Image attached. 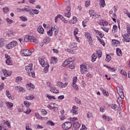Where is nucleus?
I'll return each mask as SVG.
<instances>
[{"mask_svg":"<svg viewBox=\"0 0 130 130\" xmlns=\"http://www.w3.org/2000/svg\"><path fill=\"white\" fill-rule=\"evenodd\" d=\"M23 80V78L21 76H18L16 78L15 82L16 83H18L19 82H21Z\"/></svg>","mask_w":130,"mask_h":130,"instance_id":"obj_30","label":"nucleus"},{"mask_svg":"<svg viewBox=\"0 0 130 130\" xmlns=\"http://www.w3.org/2000/svg\"><path fill=\"white\" fill-rule=\"evenodd\" d=\"M51 39L49 37H45L43 40L44 43H46L47 44V43H49L50 42Z\"/></svg>","mask_w":130,"mask_h":130,"instance_id":"obj_24","label":"nucleus"},{"mask_svg":"<svg viewBox=\"0 0 130 130\" xmlns=\"http://www.w3.org/2000/svg\"><path fill=\"white\" fill-rule=\"evenodd\" d=\"M33 9H31V10H30V11L29 12V14L30 16H32V17H34V12L32 10Z\"/></svg>","mask_w":130,"mask_h":130,"instance_id":"obj_54","label":"nucleus"},{"mask_svg":"<svg viewBox=\"0 0 130 130\" xmlns=\"http://www.w3.org/2000/svg\"><path fill=\"white\" fill-rule=\"evenodd\" d=\"M91 57H92L91 60L92 62H94V61H95V60H96V59L97 58V56H96V54L93 53Z\"/></svg>","mask_w":130,"mask_h":130,"instance_id":"obj_33","label":"nucleus"},{"mask_svg":"<svg viewBox=\"0 0 130 130\" xmlns=\"http://www.w3.org/2000/svg\"><path fill=\"white\" fill-rule=\"evenodd\" d=\"M123 41H124L125 42H129V36H128V35H125L124 34L123 36Z\"/></svg>","mask_w":130,"mask_h":130,"instance_id":"obj_14","label":"nucleus"},{"mask_svg":"<svg viewBox=\"0 0 130 130\" xmlns=\"http://www.w3.org/2000/svg\"><path fill=\"white\" fill-rule=\"evenodd\" d=\"M78 32H79V29L78 28H75L74 31V36H76V35H77V34H78Z\"/></svg>","mask_w":130,"mask_h":130,"instance_id":"obj_52","label":"nucleus"},{"mask_svg":"<svg viewBox=\"0 0 130 130\" xmlns=\"http://www.w3.org/2000/svg\"><path fill=\"white\" fill-rule=\"evenodd\" d=\"M116 29H117V26L116 25H113L112 32H114V33H115V30H116Z\"/></svg>","mask_w":130,"mask_h":130,"instance_id":"obj_53","label":"nucleus"},{"mask_svg":"<svg viewBox=\"0 0 130 130\" xmlns=\"http://www.w3.org/2000/svg\"><path fill=\"white\" fill-rule=\"evenodd\" d=\"M73 21L72 24H76V22H77V17L76 16H73Z\"/></svg>","mask_w":130,"mask_h":130,"instance_id":"obj_49","label":"nucleus"},{"mask_svg":"<svg viewBox=\"0 0 130 130\" xmlns=\"http://www.w3.org/2000/svg\"><path fill=\"white\" fill-rule=\"evenodd\" d=\"M17 45H18V42H17V41H12L11 42H10L9 44H8L7 45V48L8 49H12V48H13V47H15V46H17Z\"/></svg>","mask_w":130,"mask_h":130,"instance_id":"obj_4","label":"nucleus"},{"mask_svg":"<svg viewBox=\"0 0 130 130\" xmlns=\"http://www.w3.org/2000/svg\"><path fill=\"white\" fill-rule=\"evenodd\" d=\"M84 35L86 38L89 40V44L90 45H92L93 44V39H92V37L91 36V34L88 32H85L84 33Z\"/></svg>","mask_w":130,"mask_h":130,"instance_id":"obj_5","label":"nucleus"},{"mask_svg":"<svg viewBox=\"0 0 130 130\" xmlns=\"http://www.w3.org/2000/svg\"><path fill=\"white\" fill-rule=\"evenodd\" d=\"M6 95L8 97V98L9 99H11V100H14V99H15V98L11 95V93H10V91L9 90H6Z\"/></svg>","mask_w":130,"mask_h":130,"instance_id":"obj_12","label":"nucleus"},{"mask_svg":"<svg viewBox=\"0 0 130 130\" xmlns=\"http://www.w3.org/2000/svg\"><path fill=\"white\" fill-rule=\"evenodd\" d=\"M72 123L70 122H66L62 124V128L64 130L70 129L72 127Z\"/></svg>","mask_w":130,"mask_h":130,"instance_id":"obj_3","label":"nucleus"},{"mask_svg":"<svg viewBox=\"0 0 130 130\" xmlns=\"http://www.w3.org/2000/svg\"><path fill=\"white\" fill-rule=\"evenodd\" d=\"M90 6V1L88 0L85 2V7H89Z\"/></svg>","mask_w":130,"mask_h":130,"instance_id":"obj_58","label":"nucleus"},{"mask_svg":"<svg viewBox=\"0 0 130 130\" xmlns=\"http://www.w3.org/2000/svg\"><path fill=\"white\" fill-rule=\"evenodd\" d=\"M116 53L118 56H120L122 55V53L121 52V50L119 49V48H116Z\"/></svg>","mask_w":130,"mask_h":130,"instance_id":"obj_26","label":"nucleus"},{"mask_svg":"<svg viewBox=\"0 0 130 130\" xmlns=\"http://www.w3.org/2000/svg\"><path fill=\"white\" fill-rule=\"evenodd\" d=\"M70 112L71 113H73V114H78V113H79L78 108H77L76 106H73L72 110H70Z\"/></svg>","mask_w":130,"mask_h":130,"instance_id":"obj_9","label":"nucleus"},{"mask_svg":"<svg viewBox=\"0 0 130 130\" xmlns=\"http://www.w3.org/2000/svg\"><path fill=\"white\" fill-rule=\"evenodd\" d=\"M96 54L98 55V57H99V58H100V57L102 56V51L101 50L96 51Z\"/></svg>","mask_w":130,"mask_h":130,"instance_id":"obj_28","label":"nucleus"},{"mask_svg":"<svg viewBox=\"0 0 130 130\" xmlns=\"http://www.w3.org/2000/svg\"><path fill=\"white\" fill-rule=\"evenodd\" d=\"M118 94L120 96V98H121V99H124L123 91H122V92L118 93Z\"/></svg>","mask_w":130,"mask_h":130,"instance_id":"obj_39","label":"nucleus"},{"mask_svg":"<svg viewBox=\"0 0 130 130\" xmlns=\"http://www.w3.org/2000/svg\"><path fill=\"white\" fill-rule=\"evenodd\" d=\"M39 61L41 66H42L43 68H44V72L45 73V74L48 73L49 64L47 63V61H45V60H44V59L42 58L41 57H39Z\"/></svg>","mask_w":130,"mask_h":130,"instance_id":"obj_1","label":"nucleus"},{"mask_svg":"<svg viewBox=\"0 0 130 130\" xmlns=\"http://www.w3.org/2000/svg\"><path fill=\"white\" fill-rule=\"evenodd\" d=\"M71 63V61L70 60V59L66 60L63 63V67H65L68 66V64H70Z\"/></svg>","mask_w":130,"mask_h":130,"instance_id":"obj_25","label":"nucleus"},{"mask_svg":"<svg viewBox=\"0 0 130 130\" xmlns=\"http://www.w3.org/2000/svg\"><path fill=\"white\" fill-rule=\"evenodd\" d=\"M6 21L9 23V24H11L12 23H14V20L10 19V18H7L6 19Z\"/></svg>","mask_w":130,"mask_h":130,"instance_id":"obj_44","label":"nucleus"},{"mask_svg":"<svg viewBox=\"0 0 130 130\" xmlns=\"http://www.w3.org/2000/svg\"><path fill=\"white\" fill-rule=\"evenodd\" d=\"M32 11H33L34 14H35V15H38V14H39V10H37L36 9H32Z\"/></svg>","mask_w":130,"mask_h":130,"instance_id":"obj_51","label":"nucleus"},{"mask_svg":"<svg viewBox=\"0 0 130 130\" xmlns=\"http://www.w3.org/2000/svg\"><path fill=\"white\" fill-rule=\"evenodd\" d=\"M15 90L18 92H23V93L26 91L25 88L21 86H15Z\"/></svg>","mask_w":130,"mask_h":130,"instance_id":"obj_11","label":"nucleus"},{"mask_svg":"<svg viewBox=\"0 0 130 130\" xmlns=\"http://www.w3.org/2000/svg\"><path fill=\"white\" fill-rule=\"evenodd\" d=\"M73 126L75 127V129H78L80 126H81V124L79 123L78 122H76L75 123H73Z\"/></svg>","mask_w":130,"mask_h":130,"instance_id":"obj_23","label":"nucleus"},{"mask_svg":"<svg viewBox=\"0 0 130 130\" xmlns=\"http://www.w3.org/2000/svg\"><path fill=\"white\" fill-rule=\"evenodd\" d=\"M25 70H26V71H27L28 72H29V71H30V72H31V71H32L33 70V64L30 63L29 64V66H26L25 67Z\"/></svg>","mask_w":130,"mask_h":130,"instance_id":"obj_16","label":"nucleus"},{"mask_svg":"<svg viewBox=\"0 0 130 130\" xmlns=\"http://www.w3.org/2000/svg\"><path fill=\"white\" fill-rule=\"evenodd\" d=\"M50 91L52 92V93H54L55 94H58V93H59V91H58V90H56L55 88L53 87L50 89Z\"/></svg>","mask_w":130,"mask_h":130,"instance_id":"obj_27","label":"nucleus"},{"mask_svg":"<svg viewBox=\"0 0 130 130\" xmlns=\"http://www.w3.org/2000/svg\"><path fill=\"white\" fill-rule=\"evenodd\" d=\"M120 73H121V74L123 75L124 77L126 76V72H125V71H124V70H121Z\"/></svg>","mask_w":130,"mask_h":130,"instance_id":"obj_48","label":"nucleus"},{"mask_svg":"<svg viewBox=\"0 0 130 130\" xmlns=\"http://www.w3.org/2000/svg\"><path fill=\"white\" fill-rule=\"evenodd\" d=\"M87 71L86 66L83 64L80 66V72L81 74H86Z\"/></svg>","mask_w":130,"mask_h":130,"instance_id":"obj_8","label":"nucleus"},{"mask_svg":"<svg viewBox=\"0 0 130 130\" xmlns=\"http://www.w3.org/2000/svg\"><path fill=\"white\" fill-rule=\"evenodd\" d=\"M42 113H43V115H46L47 114V111H46L45 110H43Z\"/></svg>","mask_w":130,"mask_h":130,"instance_id":"obj_64","label":"nucleus"},{"mask_svg":"<svg viewBox=\"0 0 130 130\" xmlns=\"http://www.w3.org/2000/svg\"><path fill=\"white\" fill-rule=\"evenodd\" d=\"M21 53H22L24 56H30L31 54V51L26 49V50H22L21 51Z\"/></svg>","mask_w":130,"mask_h":130,"instance_id":"obj_7","label":"nucleus"},{"mask_svg":"<svg viewBox=\"0 0 130 130\" xmlns=\"http://www.w3.org/2000/svg\"><path fill=\"white\" fill-rule=\"evenodd\" d=\"M5 124H6V125H7L8 127H11V124L10 123V122H9L8 121H6Z\"/></svg>","mask_w":130,"mask_h":130,"instance_id":"obj_63","label":"nucleus"},{"mask_svg":"<svg viewBox=\"0 0 130 130\" xmlns=\"http://www.w3.org/2000/svg\"><path fill=\"white\" fill-rule=\"evenodd\" d=\"M70 49L72 50V51L75 50V49H76V48H77V43H72V44H70Z\"/></svg>","mask_w":130,"mask_h":130,"instance_id":"obj_15","label":"nucleus"},{"mask_svg":"<svg viewBox=\"0 0 130 130\" xmlns=\"http://www.w3.org/2000/svg\"><path fill=\"white\" fill-rule=\"evenodd\" d=\"M24 113H26V114H30V112H31V109H29L27 110L26 111L23 112Z\"/></svg>","mask_w":130,"mask_h":130,"instance_id":"obj_59","label":"nucleus"},{"mask_svg":"<svg viewBox=\"0 0 130 130\" xmlns=\"http://www.w3.org/2000/svg\"><path fill=\"white\" fill-rule=\"evenodd\" d=\"M56 86L57 87H60V88H64V85H63V83H62V82H60V81H58L56 83Z\"/></svg>","mask_w":130,"mask_h":130,"instance_id":"obj_22","label":"nucleus"},{"mask_svg":"<svg viewBox=\"0 0 130 130\" xmlns=\"http://www.w3.org/2000/svg\"><path fill=\"white\" fill-rule=\"evenodd\" d=\"M47 124H49V125H51V126H53L54 125L53 122L51 121V120L48 121L47 122Z\"/></svg>","mask_w":130,"mask_h":130,"instance_id":"obj_43","label":"nucleus"},{"mask_svg":"<svg viewBox=\"0 0 130 130\" xmlns=\"http://www.w3.org/2000/svg\"><path fill=\"white\" fill-rule=\"evenodd\" d=\"M28 96L29 97V100H33L35 98V96L33 94H30L28 95Z\"/></svg>","mask_w":130,"mask_h":130,"instance_id":"obj_60","label":"nucleus"},{"mask_svg":"<svg viewBox=\"0 0 130 130\" xmlns=\"http://www.w3.org/2000/svg\"><path fill=\"white\" fill-rule=\"evenodd\" d=\"M57 62V58L56 57H52L51 59V63H53V64H54V63H56Z\"/></svg>","mask_w":130,"mask_h":130,"instance_id":"obj_20","label":"nucleus"},{"mask_svg":"<svg viewBox=\"0 0 130 130\" xmlns=\"http://www.w3.org/2000/svg\"><path fill=\"white\" fill-rule=\"evenodd\" d=\"M37 31L40 34H43L44 33V29L42 26H39L37 29Z\"/></svg>","mask_w":130,"mask_h":130,"instance_id":"obj_17","label":"nucleus"},{"mask_svg":"<svg viewBox=\"0 0 130 130\" xmlns=\"http://www.w3.org/2000/svg\"><path fill=\"white\" fill-rule=\"evenodd\" d=\"M106 60L108 62L110 61V60H111V56L108 54H107L106 56Z\"/></svg>","mask_w":130,"mask_h":130,"instance_id":"obj_32","label":"nucleus"},{"mask_svg":"<svg viewBox=\"0 0 130 130\" xmlns=\"http://www.w3.org/2000/svg\"><path fill=\"white\" fill-rule=\"evenodd\" d=\"M77 80H78V77H74L73 79V84H75L76 83H77Z\"/></svg>","mask_w":130,"mask_h":130,"instance_id":"obj_50","label":"nucleus"},{"mask_svg":"<svg viewBox=\"0 0 130 130\" xmlns=\"http://www.w3.org/2000/svg\"><path fill=\"white\" fill-rule=\"evenodd\" d=\"M47 34L48 35V36H52V34H53V32H52V29L51 27V29H49V30L48 31H47Z\"/></svg>","mask_w":130,"mask_h":130,"instance_id":"obj_41","label":"nucleus"},{"mask_svg":"<svg viewBox=\"0 0 130 130\" xmlns=\"http://www.w3.org/2000/svg\"><path fill=\"white\" fill-rule=\"evenodd\" d=\"M9 11H10V9L9 8L6 7V8H3V12L5 14H7L9 12Z\"/></svg>","mask_w":130,"mask_h":130,"instance_id":"obj_38","label":"nucleus"},{"mask_svg":"<svg viewBox=\"0 0 130 130\" xmlns=\"http://www.w3.org/2000/svg\"><path fill=\"white\" fill-rule=\"evenodd\" d=\"M64 99V95H61L58 97V99H59L60 100H62V99Z\"/></svg>","mask_w":130,"mask_h":130,"instance_id":"obj_62","label":"nucleus"},{"mask_svg":"<svg viewBox=\"0 0 130 130\" xmlns=\"http://www.w3.org/2000/svg\"><path fill=\"white\" fill-rule=\"evenodd\" d=\"M75 102H76V103H78V104H82V103H81V101L79 100V99H78L77 97H75Z\"/></svg>","mask_w":130,"mask_h":130,"instance_id":"obj_45","label":"nucleus"},{"mask_svg":"<svg viewBox=\"0 0 130 130\" xmlns=\"http://www.w3.org/2000/svg\"><path fill=\"white\" fill-rule=\"evenodd\" d=\"M89 15H90V17H92V18H95V16H96V13H95V11H94V10H89Z\"/></svg>","mask_w":130,"mask_h":130,"instance_id":"obj_21","label":"nucleus"},{"mask_svg":"<svg viewBox=\"0 0 130 130\" xmlns=\"http://www.w3.org/2000/svg\"><path fill=\"white\" fill-rule=\"evenodd\" d=\"M112 43L113 45H114L115 46H119L120 45V42L117 40H112Z\"/></svg>","mask_w":130,"mask_h":130,"instance_id":"obj_13","label":"nucleus"},{"mask_svg":"<svg viewBox=\"0 0 130 130\" xmlns=\"http://www.w3.org/2000/svg\"><path fill=\"white\" fill-rule=\"evenodd\" d=\"M103 119H105L106 121H110V120H112V118L109 117L108 116H106V115H104L103 116Z\"/></svg>","mask_w":130,"mask_h":130,"instance_id":"obj_19","label":"nucleus"},{"mask_svg":"<svg viewBox=\"0 0 130 130\" xmlns=\"http://www.w3.org/2000/svg\"><path fill=\"white\" fill-rule=\"evenodd\" d=\"M69 68L72 70L73 69L75 68V66H74V63H73V61H71L70 63H69Z\"/></svg>","mask_w":130,"mask_h":130,"instance_id":"obj_34","label":"nucleus"},{"mask_svg":"<svg viewBox=\"0 0 130 130\" xmlns=\"http://www.w3.org/2000/svg\"><path fill=\"white\" fill-rule=\"evenodd\" d=\"M100 7H102V8H104V6H105V1L101 0L100 2Z\"/></svg>","mask_w":130,"mask_h":130,"instance_id":"obj_31","label":"nucleus"},{"mask_svg":"<svg viewBox=\"0 0 130 130\" xmlns=\"http://www.w3.org/2000/svg\"><path fill=\"white\" fill-rule=\"evenodd\" d=\"M109 70L111 72H115V71H116V69L111 67H110V68H109Z\"/></svg>","mask_w":130,"mask_h":130,"instance_id":"obj_61","label":"nucleus"},{"mask_svg":"<svg viewBox=\"0 0 130 130\" xmlns=\"http://www.w3.org/2000/svg\"><path fill=\"white\" fill-rule=\"evenodd\" d=\"M52 32H54V35L57 36L58 32H59V28H58L56 25H54L53 27H51Z\"/></svg>","mask_w":130,"mask_h":130,"instance_id":"obj_6","label":"nucleus"},{"mask_svg":"<svg viewBox=\"0 0 130 130\" xmlns=\"http://www.w3.org/2000/svg\"><path fill=\"white\" fill-rule=\"evenodd\" d=\"M64 16H65V17H67V18H71L70 12H68L67 13H65Z\"/></svg>","mask_w":130,"mask_h":130,"instance_id":"obj_55","label":"nucleus"},{"mask_svg":"<svg viewBox=\"0 0 130 130\" xmlns=\"http://www.w3.org/2000/svg\"><path fill=\"white\" fill-rule=\"evenodd\" d=\"M73 86L76 90H79V87H78V85L76 83H73Z\"/></svg>","mask_w":130,"mask_h":130,"instance_id":"obj_56","label":"nucleus"},{"mask_svg":"<svg viewBox=\"0 0 130 130\" xmlns=\"http://www.w3.org/2000/svg\"><path fill=\"white\" fill-rule=\"evenodd\" d=\"M2 72L5 77H10V76H11L10 74H9V73H8V72L6 70H3Z\"/></svg>","mask_w":130,"mask_h":130,"instance_id":"obj_29","label":"nucleus"},{"mask_svg":"<svg viewBox=\"0 0 130 130\" xmlns=\"http://www.w3.org/2000/svg\"><path fill=\"white\" fill-rule=\"evenodd\" d=\"M47 98H48V99L49 100H51V99H54V100H55V99H56V98L53 95L51 96V95H49L47 94Z\"/></svg>","mask_w":130,"mask_h":130,"instance_id":"obj_37","label":"nucleus"},{"mask_svg":"<svg viewBox=\"0 0 130 130\" xmlns=\"http://www.w3.org/2000/svg\"><path fill=\"white\" fill-rule=\"evenodd\" d=\"M20 11H21L22 12H30L32 9H31V7L29 6H25V8L21 9H20Z\"/></svg>","mask_w":130,"mask_h":130,"instance_id":"obj_10","label":"nucleus"},{"mask_svg":"<svg viewBox=\"0 0 130 130\" xmlns=\"http://www.w3.org/2000/svg\"><path fill=\"white\" fill-rule=\"evenodd\" d=\"M117 93H121L122 92H123L122 90V88H120V87L118 86L117 87Z\"/></svg>","mask_w":130,"mask_h":130,"instance_id":"obj_40","label":"nucleus"},{"mask_svg":"<svg viewBox=\"0 0 130 130\" xmlns=\"http://www.w3.org/2000/svg\"><path fill=\"white\" fill-rule=\"evenodd\" d=\"M6 104L8 107V108H10V110H13V106H14V105L13 104V103H11V102H6Z\"/></svg>","mask_w":130,"mask_h":130,"instance_id":"obj_18","label":"nucleus"},{"mask_svg":"<svg viewBox=\"0 0 130 130\" xmlns=\"http://www.w3.org/2000/svg\"><path fill=\"white\" fill-rule=\"evenodd\" d=\"M77 119H78L77 118L74 117V118H70V121H72V122H75L76 121V120H77Z\"/></svg>","mask_w":130,"mask_h":130,"instance_id":"obj_57","label":"nucleus"},{"mask_svg":"<svg viewBox=\"0 0 130 130\" xmlns=\"http://www.w3.org/2000/svg\"><path fill=\"white\" fill-rule=\"evenodd\" d=\"M20 18L23 22H26V21L28 20V19H27V18H26L24 16H21Z\"/></svg>","mask_w":130,"mask_h":130,"instance_id":"obj_46","label":"nucleus"},{"mask_svg":"<svg viewBox=\"0 0 130 130\" xmlns=\"http://www.w3.org/2000/svg\"><path fill=\"white\" fill-rule=\"evenodd\" d=\"M27 75L28 76H31V77H32V78H35V73L33 72H27Z\"/></svg>","mask_w":130,"mask_h":130,"instance_id":"obj_36","label":"nucleus"},{"mask_svg":"<svg viewBox=\"0 0 130 130\" xmlns=\"http://www.w3.org/2000/svg\"><path fill=\"white\" fill-rule=\"evenodd\" d=\"M6 35L7 36H8L9 37H10V36H11V35H14V32L13 31H10L6 33Z\"/></svg>","mask_w":130,"mask_h":130,"instance_id":"obj_47","label":"nucleus"},{"mask_svg":"<svg viewBox=\"0 0 130 130\" xmlns=\"http://www.w3.org/2000/svg\"><path fill=\"white\" fill-rule=\"evenodd\" d=\"M24 41H30V42H34L35 43H38V40L35 39L33 36H27L24 38Z\"/></svg>","mask_w":130,"mask_h":130,"instance_id":"obj_2","label":"nucleus"},{"mask_svg":"<svg viewBox=\"0 0 130 130\" xmlns=\"http://www.w3.org/2000/svg\"><path fill=\"white\" fill-rule=\"evenodd\" d=\"M35 116L37 117V119H42V117L39 115L38 113L35 114Z\"/></svg>","mask_w":130,"mask_h":130,"instance_id":"obj_42","label":"nucleus"},{"mask_svg":"<svg viewBox=\"0 0 130 130\" xmlns=\"http://www.w3.org/2000/svg\"><path fill=\"white\" fill-rule=\"evenodd\" d=\"M23 103L24 105H25V106L27 107V108H28V107L31 105V103L30 102H28L27 101H24Z\"/></svg>","mask_w":130,"mask_h":130,"instance_id":"obj_35","label":"nucleus"}]
</instances>
